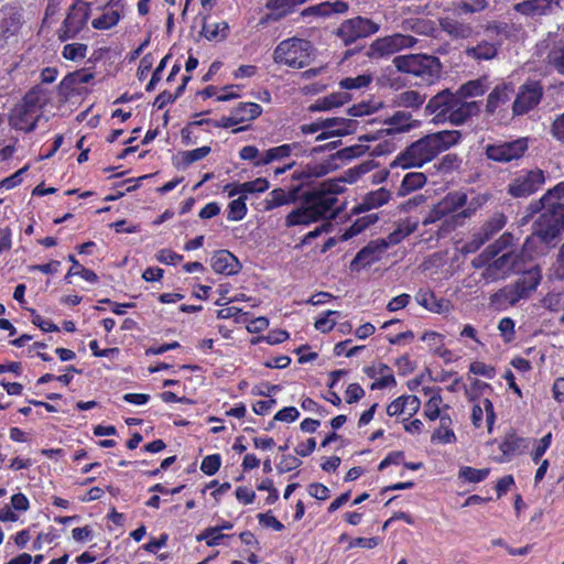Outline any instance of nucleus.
I'll use <instances>...</instances> for the list:
<instances>
[{"instance_id":"obj_1","label":"nucleus","mask_w":564,"mask_h":564,"mask_svg":"<svg viewBox=\"0 0 564 564\" xmlns=\"http://www.w3.org/2000/svg\"><path fill=\"white\" fill-rule=\"evenodd\" d=\"M460 139L462 133L457 130H443L426 134L400 152L391 163V167H421L434 160L440 153L456 145Z\"/></svg>"},{"instance_id":"obj_2","label":"nucleus","mask_w":564,"mask_h":564,"mask_svg":"<svg viewBox=\"0 0 564 564\" xmlns=\"http://www.w3.org/2000/svg\"><path fill=\"white\" fill-rule=\"evenodd\" d=\"M301 205L292 209L284 218V226H310L321 220H334L343 208H334V200L319 191H304L299 199Z\"/></svg>"},{"instance_id":"obj_3","label":"nucleus","mask_w":564,"mask_h":564,"mask_svg":"<svg viewBox=\"0 0 564 564\" xmlns=\"http://www.w3.org/2000/svg\"><path fill=\"white\" fill-rule=\"evenodd\" d=\"M48 102V90L41 85H34L25 93L9 116V123L14 130L30 133L37 127L43 117V109Z\"/></svg>"},{"instance_id":"obj_4","label":"nucleus","mask_w":564,"mask_h":564,"mask_svg":"<svg viewBox=\"0 0 564 564\" xmlns=\"http://www.w3.org/2000/svg\"><path fill=\"white\" fill-rule=\"evenodd\" d=\"M542 281L540 265H533L525 270L512 284L506 285L490 296L492 305H516L521 300L529 299Z\"/></svg>"},{"instance_id":"obj_5","label":"nucleus","mask_w":564,"mask_h":564,"mask_svg":"<svg viewBox=\"0 0 564 564\" xmlns=\"http://www.w3.org/2000/svg\"><path fill=\"white\" fill-rule=\"evenodd\" d=\"M316 48L308 40L292 36L281 41L273 50L272 58L278 65L302 69L311 64Z\"/></svg>"},{"instance_id":"obj_6","label":"nucleus","mask_w":564,"mask_h":564,"mask_svg":"<svg viewBox=\"0 0 564 564\" xmlns=\"http://www.w3.org/2000/svg\"><path fill=\"white\" fill-rule=\"evenodd\" d=\"M392 63L398 72L420 77L429 84L437 80L442 70L440 58L427 54L398 55Z\"/></svg>"},{"instance_id":"obj_7","label":"nucleus","mask_w":564,"mask_h":564,"mask_svg":"<svg viewBox=\"0 0 564 564\" xmlns=\"http://www.w3.org/2000/svg\"><path fill=\"white\" fill-rule=\"evenodd\" d=\"M532 228L533 235L543 243H551L564 230V204L561 202L549 204Z\"/></svg>"},{"instance_id":"obj_8","label":"nucleus","mask_w":564,"mask_h":564,"mask_svg":"<svg viewBox=\"0 0 564 564\" xmlns=\"http://www.w3.org/2000/svg\"><path fill=\"white\" fill-rule=\"evenodd\" d=\"M545 180V172L539 167L522 169L510 180L507 194L512 198H527L540 191Z\"/></svg>"},{"instance_id":"obj_9","label":"nucleus","mask_w":564,"mask_h":564,"mask_svg":"<svg viewBox=\"0 0 564 564\" xmlns=\"http://www.w3.org/2000/svg\"><path fill=\"white\" fill-rule=\"evenodd\" d=\"M380 30V24L370 18L357 15L344 20L334 34L345 46L356 43L358 40L369 37Z\"/></svg>"},{"instance_id":"obj_10","label":"nucleus","mask_w":564,"mask_h":564,"mask_svg":"<svg viewBox=\"0 0 564 564\" xmlns=\"http://www.w3.org/2000/svg\"><path fill=\"white\" fill-rule=\"evenodd\" d=\"M89 17V6L83 0H74L68 8L65 19L56 31L57 39L61 42L76 39L86 28Z\"/></svg>"},{"instance_id":"obj_11","label":"nucleus","mask_w":564,"mask_h":564,"mask_svg":"<svg viewBox=\"0 0 564 564\" xmlns=\"http://www.w3.org/2000/svg\"><path fill=\"white\" fill-rule=\"evenodd\" d=\"M484 150L487 160L506 164L519 161L525 155L529 150V139L518 138L511 141L488 143Z\"/></svg>"},{"instance_id":"obj_12","label":"nucleus","mask_w":564,"mask_h":564,"mask_svg":"<svg viewBox=\"0 0 564 564\" xmlns=\"http://www.w3.org/2000/svg\"><path fill=\"white\" fill-rule=\"evenodd\" d=\"M544 96V87L539 79H527L518 89L512 104V113L516 117L524 116L536 108Z\"/></svg>"},{"instance_id":"obj_13","label":"nucleus","mask_w":564,"mask_h":564,"mask_svg":"<svg viewBox=\"0 0 564 564\" xmlns=\"http://www.w3.org/2000/svg\"><path fill=\"white\" fill-rule=\"evenodd\" d=\"M417 43V39L402 33L376 39L369 46L367 56L369 58H381L393 55L402 50L411 48Z\"/></svg>"},{"instance_id":"obj_14","label":"nucleus","mask_w":564,"mask_h":564,"mask_svg":"<svg viewBox=\"0 0 564 564\" xmlns=\"http://www.w3.org/2000/svg\"><path fill=\"white\" fill-rule=\"evenodd\" d=\"M507 224V217L502 213L495 214L487 219L478 230L473 232L469 241L466 242L467 252H475L498 234Z\"/></svg>"},{"instance_id":"obj_15","label":"nucleus","mask_w":564,"mask_h":564,"mask_svg":"<svg viewBox=\"0 0 564 564\" xmlns=\"http://www.w3.org/2000/svg\"><path fill=\"white\" fill-rule=\"evenodd\" d=\"M338 165L327 160L324 162H310L305 165H301L292 174V181L294 184H302L303 191H307L311 184L319 177L327 175L329 172L335 170Z\"/></svg>"},{"instance_id":"obj_16","label":"nucleus","mask_w":564,"mask_h":564,"mask_svg":"<svg viewBox=\"0 0 564 564\" xmlns=\"http://www.w3.org/2000/svg\"><path fill=\"white\" fill-rule=\"evenodd\" d=\"M457 97V94L452 93L449 89H444L429 100L425 110L430 115H434V122H447V116H449Z\"/></svg>"},{"instance_id":"obj_17","label":"nucleus","mask_w":564,"mask_h":564,"mask_svg":"<svg viewBox=\"0 0 564 564\" xmlns=\"http://www.w3.org/2000/svg\"><path fill=\"white\" fill-rule=\"evenodd\" d=\"M324 131L319 132L315 140L324 141L333 137H345L355 133L358 128V121L341 117L323 118Z\"/></svg>"},{"instance_id":"obj_18","label":"nucleus","mask_w":564,"mask_h":564,"mask_svg":"<svg viewBox=\"0 0 564 564\" xmlns=\"http://www.w3.org/2000/svg\"><path fill=\"white\" fill-rule=\"evenodd\" d=\"M387 250L383 240H371L361 248L350 262L351 271H359L381 260L382 253Z\"/></svg>"},{"instance_id":"obj_19","label":"nucleus","mask_w":564,"mask_h":564,"mask_svg":"<svg viewBox=\"0 0 564 564\" xmlns=\"http://www.w3.org/2000/svg\"><path fill=\"white\" fill-rule=\"evenodd\" d=\"M303 192L302 184H292L288 189L274 188L263 200V209L270 212L284 205L295 204L301 198Z\"/></svg>"},{"instance_id":"obj_20","label":"nucleus","mask_w":564,"mask_h":564,"mask_svg":"<svg viewBox=\"0 0 564 564\" xmlns=\"http://www.w3.org/2000/svg\"><path fill=\"white\" fill-rule=\"evenodd\" d=\"M487 202L486 196H477L473 198L466 208L459 210V213L453 215L451 218H445L440 230L438 236L448 234L456 227L462 226L466 218H470L478 208H480Z\"/></svg>"},{"instance_id":"obj_21","label":"nucleus","mask_w":564,"mask_h":564,"mask_svg":"<svg viewBox=\"0 0 564 564\" xmlns=\"http://www.w3.org/2000/svg\"><path fill=\"white\" fill-rule=\"evenodd\" d=\"M94 78L91 73H87L85 69H78L72 73H68L64 78L59 82L57 86V94L59 97L64 99H69L70 97L78 94V85L87 84Z\"/></svg>"},{"instance_id":"obj_22","label":"nucleus","mask_w":564,"mask_h":564,"mask_svg":"<svg viewBox=\"0 0 564 564\" xmlns=\"http://www.w3.org/2000/svg\"><path fill=\"white\" fill-rule=\"evenodd\" d=\"M554 7H560V0H524L513 6V10L524 17L535 18L549 15Z\"/></svg>"},{"instance_id":"obj_23","label":"nucleus","mask_w":564,"mask_h":564,"mask_svg":"<svg viewBox=\"0 0 564 564\" xmlns=\"http://www.w3.org/2000/svg\"><path fill=\"white\" fill-rule=\"evenodd\" d=\"M519 256L511 252H506L500 257H497L486 269L484 275L486 278L498 279L505 278L514 271L516 264L518 263Z\"/></svg>"},{"instance_id":"obj_24","label":"nucleus","mask_w":564,"mask_h":564,"mask_svg":"<svg viewBox=\"0 0 564 564\" xmlns=\"http://www.w3.org/2000/svg\"><path fill=\"white\" fill-rule=\"evenodd\" d=\"M471 424L474 427L479 429L482 426V416L486 414L487 431L492 433L494 425L496 423V412L492 402L488 398H484L481 401L471 402Z\"/></svg>"},{"instance_id":"obj_25","label":"nucleus","mask_w":564,"mask_h":564,"mask_svg":"<svg viewBox=\"0 0 564 564\" xmlns=\"http://www.w3.org/2000/svg\"><path fill=\"white\" fill-rule=\"evenodd\" d=\"M481 101H465L458 96L449 116H447V122L454 126H460L468 119L478 116Z\"/></svg>"},{"instance_id":"obj_26","label":"nucleus","mask_w":564,"mask_h":564,"mask_svg":"<svg viewBox=\"0 0 564 564\" xmlns=\"http://www.w3.org/2000/svg\"><path fill=\"white\" fill-rule=\"evenodd\" d=\"M210 265L216 273L225 275L237 274L241 269L237 257L225 249L218 250L213 254Z\"/></svg>"},{"instance_id":"obj_27","label":"nucleus","mask_w":564,"mask_h":564,"mask_svg":"<svg viewBox=\"0 0 564 564\" xmlns=\"http://www.w3.org/2000/svg\"><path fill=\"white\" fill-rule=\"evenodd\" d=\"M527 447L528 440L519 436L514 430H510L508 433H506L499 444V449L502 453V457L499 459V462L511 460L514 456L521 455Z\"/></svg>"},{"instance_id":"obj_28","label":"nucleus","mask_w":564,"mask_h":564,"mask_svg":"<svg viewBox=\"0 0 564 564\" xmlns=\"http://www.w3.org/2000/svg\"><path fill=\"white\" fill-rule=\"evenodd\" d=\"M390 198V192L384 187H380L376 191L369 192L359 204L352 207L351 214L359 215L373 208L381 207L387 204Z\"/></svg>"},{"instance_id":"obj_29","label":"nucleus","mask_w":564,"mask_h":564,"mask_svg":"<svg viewBox=\"0 0 564 564\" xmlns=\"http://www.w3.org/2000/svg\"><path fill=\"white\" fill-rule=\"evenodd\" d=\"M419 305L432 313H445L449 311L451 302L446 299H437L435 293L430 289H420L415 294Z\"/></svg>"},{"instance_id":"obj_30","label":"nucleus","mask_w":564,"mask_h":564,"mask_svg":"<svg viewBox=\"0 0 564 564\" xmlns=\"http://www.w3.org/2000/svg\"><path fill=\"white\" fill-rule=\"evenodd\" d=\"M349 6L346 1L336 0L335 2L325 1L315 6H311L302 10L301 15L306 17H329L333 13H346Z\"/></svg>"},{"instance_id":"obj_31","label":"nucleus","mask_w":564,"mask_h":564,"mask_svg":"<svg viewBox=\"0 0 564 564\" xmlns=\"http://www.w3.org/2000/svg\"><path fill=\"white\" fill-rule=\"evenodd\" d=\"M468 197L465 192L462 191H453L447 193L441 200L437 202L440 208L442 209L445 217L459 213L467 205Z\"/></svg>"},{"instance_id":"obj_32","label":"nucleus","mask_w":564,"mask_h":564,"mask_svg":"<svg viewBox=\"0 0 564 564\" xmlns=\"http://www.w3.org/2000/svg\"><path fill=\"white\" fill-rule=\"evenodd\" d=\"M544 61L552 72L564 76V40L554 41L551 44Z\"/></svg>"},{"instance_id":"obj_33","label":"nucleus","mask_w":564,"mask_h":564,"mask_svg":"<svg viewBox=\"0 0 564 564\" xmlns=\"http://www.w3.org/2000/svg\"><path fill=\"white\" fill-rule=\"evenodd\" d=\"M453 420L449 414L442 415L440 426L432 433L431 442L440 444H452L456 442V435L452 427Z\"/></svg>"},{"instance_id":"obj_34","label":"nucleus","mask_w":564,"mask_h":564,"mask_svg":"<svg viewBox=\"0 0 564 564\" xmlns=\"http://www.w3.org/2000/svg\"><path fill=\"white\" fill-rule=\"evenodd\" d=\"M467 57L475 61H490L498 55V46L495 43L488 41H481L474 46H467L465 50Z\"/></svg>"},{"instance_id":"obj_35","label":"nucleus","mask_w":564,"mask_h":564,"mask_svg":"<svg viewBox=\"0 0 564 564\" xmlns=\"http://www.w3.org/2000/svg\"><path fill=\"white\" fill-rule=\"evenodd\" d=\"M23 20L21 13L15 9H10L3 13L0 22V31L3 36L15 35L22 28Z\"/></svg>"},{"instance_id":"obj_36","label":"nucleus","mask_w":564,"mask_h":564,"mask_svg":"<svg viewBox=\"0 0 564 564\" xmlns=\"http://www.w3.org/2000/svg\"><path fill=\"white\" fill-rule=\"evenodd\" d=\"M510 86L506 83L497 85L488 95L486 102V112L494 115L497 109L509 99Z\"/></svg>"},{"instance_id":"obj_37","label":"nucleus","mask_w":564,"mask_h":564,"mask_svg":"<svg viewBox=\"0 0 564 564\" xmlns=\"http://www.w3.org/2000/svg\"><path fill=\"white\" fill-rule=\"evenodd\" d=\"M379 220L378 214H368L357 218L351 226H349L340 237L341 241H348L359 234L364 232L371 225H375Z\"/></svg>"},{"instance_id":"obj_38","label":"nucleus","mask_w":564,"mask_h":564,"mask_svg":"<svg viewBox=\"0 0 564 564\" xmlns=\"http://www.w3.org/2000/svg\"><path fill=\"white\" fill-rule=\"evenodd\" d=\"M488 90L487 77L468 80L463 84L456 91L462 99L482 96Z\"/></svg>"},{"instance_id":"obj_39","label":"nucleus","mask_w":564,"mask_h":564,"mask_svg":"<svg viewBox=\"0 0 564 564\" xmlns=\"http://www.w3.org/2000/svg\"><path fill=\"white\" fill-rule=\"evenodd\" d=\"M386 123L389 127L386 130H381V132L386 131L387 134L405 132L413 127L411 115L404 111H397Z\"/></svg>"},{"instance_id":"obj_40","label":"nucleus","mask_w":564,"mask_h":564,"mask_svg":"<svg viewBox=\"0 0 564 564\" xmlns=\"http://www.w3.org/2000/svg\"><path fill=\"white\" fill-rule=\"evenodd\" d=\"M350 100V96L347 93H334L318 99L314 105L310 107L311 111H325L330 110L335 107L343 106Z\"/></svg>"},{"instance_id":"obj_41","label":"nucleus","mask_w":564,"mask_h":564,"mask_svg":"<svg viewBox=\"0 0 564 564\" xmlns=\"http://www.w3.org/2000/svg\"><path fill=\"white\" fill-rule=\"evenodd\" d=\"M228 32L229 24L226 21H204L200 33L208 41H223L228 36Z\"/></svg>"},{"instance_id":"obj_42","label":"nucleus","mask_w":564,"mask_h":564,"mask_svg":"<svg viewBox=\"0 0 564 564\" xmlns=\"http://www.w3.org/2000/svg\"><path fill=\"white\" fill-rule=\"evenodd\" d=\"M262 112V107L257 102H239L232 108V113L239 123L257 119Z\"/></svg>"},{"instance_id":"obj_43","label":"nucleus","mask_w":564,"mask_h":564,"mask_svg":"<svg viewBox=\"0 0 564 564\" xmlns=\"http://www.w3.org/2000/svg\"><path fill=\"white\" fill-rule=\"evenodd\" d=\"M440 26L442 31L455 39H465L471 31L467 24L448 17L440 19Z\"/></svg>"},{"instance_id":"obj_44","label":"nucleus","mask_w":564,"mask_h":564,"mask_svg":"<svg viewBox=\"0 0 564 564\" xmlns=\"http://www.w3.org/2000/svg\"><path fill=\"white\" fill-rule=\"evenodd\" d=\"M426 183V176L422 172L406 173L398 191L399 196H405L423 187Z\"/></svg>"},{"instance_id":"obj_45","label":"nucleus","mask_w":564,"mask_h":564,"mask_svg":"<svg viewBox=\"0 0 564 564\" xmlns=\"http://www.w3.org/2000/svg\"><path fill=\"white\" fill-rule=\"evenodd\" d=\"M417 229V223L406 220L405 223L399 225L392 232H390L387 238H382L383 243L387 245V249L389 246H394L400 243L408 236L413 234Z\"/></svg>"},{"instance_id":"obj_46","label":"nucleus","mask_w":564,"mask_h":564,"mask_svg":"<svg viewBox=\"0 0 564 564\" xmlns=\"http://www.w3.org/2000/svg\"><path fill=\"white\" fill-rule=\"evenodd\" d=\"M440 388L430 397V399L424 403L423 408V416L429 421L441 420L442 415L446 414L441 411V405L443 403V398L440 393Z\"/></svg>"},{"instance_id":"obj_47","label":"nucleus","mask_w":564,"mask_h":564,"mask_svg":"<svg viewBox=\"0 0 564 564\" xmlns=\"http://www.w3.org/2000/svg\"><path fill=\"white\" fill-rule=\"evenodd\" d=\"M290 155L289 145L281 144L278 147L270 148L261 154V158L254 162V166H264L275 161H282Z\"/></svg>"},{"instance_id":"obj_48","label":"nucleus","mask_w":564,"mask_h":564,"mask_svg":"<svg viewBox=\"0 0 564 564\" xmlns=\"http://www.w3.org/2000/svg\"><path fill=\"white\" fill-rule=\"evenodd\" d=\"M232 534H226L219 532L218 529H214L213 527H208L204 529L199 534L196 535L197 542L205 541L208 547H215L221 544H225L226 540L231 539Z\"/></svg>"},{"instance_id":"obj_49","label":"nucleus","mask_w":564,"mask_h":564,"mask_svg":"<svg viewBox=\"0 0 564 564\" xmlns=\"http://www.w3.org/2000/svg\"><path fill=\"white\" fill-rule=\"evenodd\" d=\"M369 150V147L364 144H354L350 147H346L344 149L338 150L336 153H334L329 161L334 163L335 160H339L343 163L351 161L356 158H359L364 155Z\"/></svg>"},{"instance_id":"obj_50","label":"nucleus","mask_w":564,"mask_h":564,"mask_svg":"<svg viewBox=\"0 0 564 564\" xmlns=\"http://www.w3.org/2000/svg\"><path fill=\"white\" fill-rule=\"evenodd\" d=\"M490 474V468H474L464 466L458 471V477L464 481L478 484L484 481Z\"/></svg>"},{"instance_id":"obj_51","label":"nucleus","mask_w":564,"mask_h":564,"mask_svg":"<svg viewBox=\"0 0 564 564\" xmlns=\"http://www.w3.org/2000/svg\"><path fill=\"white\" fill-rule=\"evenodd\" d=\"M247 197L245 195L238 197L237 199L231 200L228 204L227 219L230 221H239L242 220L247 213L248 207L246 204Z\"/></svg>"},{"instance_id":"obj_52","label":"nucleus","mask_w":564,"mask_h":564,"mask_svg":"<svg viewBox=\"0 0 564 564\" xmlns=\"http://www.w3.org/2000/svg\"><path fill=\"white\" fill-rule=\"evenodd\" d=\"M120 13L117 10L104 12L100 17L91 21V26L96 30H109L118 24Z\"/></svg>"},{"instance_id":"obj_53","label":"nucleus","mask_w":564,"mask_h":564,"mask_svg":"<svg viewBox=\"0 0 564 564\" xmlns=\"http://www.w3.org/2000/svg\"><path fill=\"white\" fill-rule=\"evenodd\" d=\"M491 391L492 388L489 383L479 379H474L468 388H465V394L469 402L481 401V397L486 391Z\"/></svg>"},{"instance_id":"obj_54","label":"nucleus","mask_w":564,"mask_h":564,"mask_svg":"<svg viewBox=\"0 0 564 564\" xmlns=\"http://www.w3.org/2000/svg\"><path fill=\"white\" fill-rule=\"evenodd\" d=\"M212 149L208 145L196 148L191 151H183L180 153L182 167H187L196 161L206 158Z\"/></svg>"},{"instance_id":"obj_55","label":"nucleus","mask_w":564,"mask_h":564,"mask_svg":"<svg viewBox=\"0 0 564 564\" xmlns=\"http://www.w3.org/2000/svg\"><path fill=\"white\" fill-rule=\"evenodd\" d=\"M88 46L84 43H69L64 45L62 56L68 61H78L86 57Z\"/></svg>"},{"instance_id":"obj_56","label":"nucleus","mask_w":564,"mask_h":564,"mask_svg":"<svg viewBox=\"0 0 564 564\" xmlns=\"http://www.w3.org/2000/svg\"><path fill=\"white\" fill-rule=\"evenodd\" d=\"M513 235L510 232H503L494 243L487 247L485 254L490 258H496L501 251L512 245Z\"/></svg>"},{"instance_id":"obj_57","label":"nucleus","mask_w":564,"mask_h":564,"mask_svg":"<svg viewBox=\"0 0 564 564\" xmlns=\"http://www.w3.org/2000/svg\"><path fill=\"white\" fill-rule=\"evenodd\" d=\"M372 82L370 74H361L356 77H346L340 80L339 86L343 89L351 90L367 87Z\"/></svg>"},{"instance_id":"obj_58","label":"nucleus","mask_w":564,"mask_h":564,"mask_svg":"<svg viewBox=\"0 0 564 564\" xmlns=\"http://www.w3.org/2000/svg\"><path fill=\"white\" fill-rule=\"evenodd\" d=\"M270 187V183L264 177H258L253 181L240 183V191L246 194L264 193Z\"/></svg>"},{"instance_id":"obj_59","label":"nucleus","mask_w":564,"mask_h":564,"mask_svg":"<svg viewBox=\"0 0 564 564\" xmlns=\"http://www.w3.org/2000/svg\"><path fill=\"white\" fill-rule=\"evenodd\" d=\"M310 191H319V192H323L328 198L333 199L334 200V206L336 205L337 203V197L336 195L341 193L344 191V187L343 185L340 184V182H337V181H328V182H323L319 186L317 187H313V188H308Z\"/></svg>"},{"instance_id":"obj_60","label":"nucleus","mask_w":564,"mask_h":564,"mask_svg":"<svg viewBox=\"0 0 564 564\" xmlns=\"http://www.w3.org/2000/svg\"><path fill=\"white\" fill-rule=\"evenodd\" d=\"M249 313L243 312L241 308L236 306L223 307L217 312V317L221 319L234 318L237 323H246L248 321Z\"/></svg>"},{"instance_id":"obj_61","label":"nucleus","mask_w":564,"mask_h":564,"mask_svg":"<svg viewBox=\"0 0 564 564\" xmlns=\"http://www.w3.org/2000/svg\"><path fill=\"white\" fill-rule=\"evenodd\" d=\"M462 164V159L456 153H447L440 160L437 170L442 173H451L458 170Z\"/></svg>"},{"instance_id":"obj_62","label":"nucleus","mask_w":564,"mask_h":564,"mask_svg":"<svg viewBox=\"0 0 564 564\" xmlns=\"http://www.w3.org/2000/svg\"><path fill=\"white\" fill-rule=\"evenodd\" d=\"M221 466V456L220 454H212L207 455L203 458L200 464V470L207 475H215Z\"/></svg>"},{"instance_id":"obj_63","label":"nucleus","mask_w":564,"mask_h":564,"mask_svg":"<svg viewBox=\"0 0 564 564\" xmlns=\"http://www.w3.org/2000/svg\"><path fill=\"white\" fill-rule=\"evenodd\" d=\"M334 315H339V312L332 310L326 311L322 316L315 319L314 327L324 334L332 332L336 322L329 317Z\"/></svg>"},{"instance_id":"obj_64","label":"nucleus","mask_w":564,"mask_h":564,"mask_svg":"<svg viewBox=\"0 0 564 564\" xmlns=\"http://www.w3.org/2000/svg\"><path fill=\"white\" fill-rule=\"evenodd\" d=\"M550 134L560 144L564 145V111L554 117L550 126Z\"/></svg>"}]
</instances>
